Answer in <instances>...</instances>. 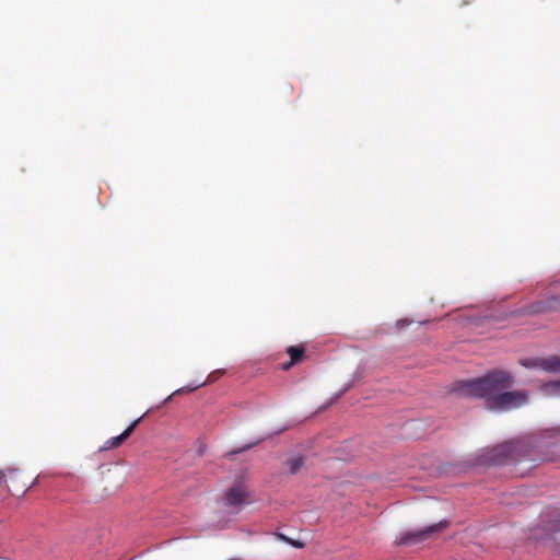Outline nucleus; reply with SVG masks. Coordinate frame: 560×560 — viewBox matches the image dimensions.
I'll return each instance as SVG.
<instances>
[{"label": "nucleus", "instance_id": "f257e3e1", "mask_svg": "<svg viewBox=\"0 0 560 560\" xmlns=\"http://www.w3.org/2000/svg\"><path fill=\"white\" fill-rule=\"evenodd\" d=\"M514 383L511 372L495 369L480 377L454 382L451 392L460 397L483 399L488 410L506 411L528 402L526 390H510Z\"/></svg>", "mask_w": 560, "mask_h": 560}, {"label": "nucleus", "instance_id": "f03ea898", "mask_svg": "<svg viewBox=\"0 0 560 560\" xmlns=\"http://www.w3.org/2000/svg\"><path fill=\"white\" fill-rule=\"evenodd\" d=\"M516 447L511 443L499 444L479 457V463L483 465L500 466L515 459Z\"/></svg>", "mask_w": 560, "mask_h": 560}, {"label": "nucleus", "instance_id": "7ed1b4c3", "mask_svg": "<svg viewBox=\"0 0 560 560\" xmlns=\"http://www.w3.org/2000/svg\"><path fill=\"white\" fill-rule=\"evenodd\" d=\"M558 311H560V295L546 296L523 307V314L530 316Z\"/></svg>", "mask_w": 560, "mask_h": 560}, {"label": "nucleus", "instance_id": "20e7f679", "mask_svg": "<svg viewBox=\"0 0 560 560\" xmlns=\"http://www.w3.org/2000/svg\"><path fill=\"white\" fill-rule=\"evenodd\" d=\"M520 364L527 369L539 368L547 372H560V355L521 359Z\"/></svg>", "mask_w": 560, "mask_h": 560}, {"label": "nucleus", "instance_id": "39448f33", "mask_svg": "<svg viewBox=\"0 0 560 560\" xmlns=\"http://www.w3.org/2000/svg\"><path fill=\"white\" fill-rule=\"evenodd\" d=\"M3 471L5 474V478L2 486L5 487L11 494L16 495L26 491V482L21 480L23 475L20 469L7 468Z\"/></svg>", "mask_w": 560, "mask_h": 560}, {"label": "nucleus", "instance_id": "423d86ee", "mask_svg": "<svg viewBox=\"0 0 560 560\" xmlns=\"http://www.w3.org/2000/svg\"><path fill=\"white\" fill-rule=\"evenodd\" d=\"M542 530L547 538L553 540L555 549L560 552V542L553 538L555 534L560 533V510H555L548 513Z\"/></svg>", "mask_w": 560, "mask_h": 560}, {"label": "nucleus", "instance_id": "0eeeda50", "mask_svg": "<svg viewBox=\"0 0 560 560\" xmlns=\"http://www.w3.org/2000/svg\"><path fill=\"white\" fill-rule=\"evenodd\" d=\"M248 499V493L243 485L232 486L224 495V502L228 506H237Z\"/></svg>", "mask_w": 560, "mask_h": 560}, {"label": "nucleus", "instance_id": "6e6552de", "mask_svg": "<svg viewBox=\"0 0 560 560\" xmlns=\"http://www.w3.org/2000/svg\"><path fill=\"white\" fill-rule=\"evenodd\" d=\"M142 418L135 420L121 434L108 439L104 445L100 448L101 451H108L112 448L119 447L135 431L136 427L140 423Z\"/></svg>", "mask_w": 560, "mask_h": 560}, {"label": "nucleus", "instance_id": "1a4fd4ad", "mask_svg": "<svg viewBox=\"0 0 560 560\" xmlns=\"http://www.w3.org/2000/svg\"><path fill=\"white\" fill-rule=\"evenodd\" d=\"M287 352L290 355V361L281 365V369L284 371L290 370L294 364L303 360L305 348L304 346H291L288 348Z\"/></svg>", "mask_w": 560, "mask_h": 560}, {"label": "nucleus", "instance_id": "9d476101", "mask_svg": "<svg viewBox=\"0 0 560 560\" xmlns=\"http://www.w3.org/2000/svg\"><path fill=\"white\" fill-rule=\"evenodd\" d=\"M450 526V521L442 520L439 523L430 524L422 527V541L441 534Z\"/></svg>", "mask_w": 560, "mask_h": 560}, {"label": "nucleus", "instance_id": "9b49d317", "mask_svg": "<svg viewBox=\"0 0 560 560\" xmlns=\"http://www.w3.org/2000/svg\"><path fill=\"white\" fill-rule=\"evenodd\" d=\"M420 540V530L405 532L395 539L397 546L416 545Z\"/></svg>", "mask_w": 560, "mask_h": 560}, {"label": "nucleus", "instance_id": "f8f14e48", "mask_svg": "<svg viewBox=\"0 0 560 560\" xmlns=\"http://www.w3.org/2000/svg\"><path fill=\"white\" fill-rule=\"evenodd\" d=\"M223 374H224V370H215L208 375L207 380L203 383L195 385L192 387H182V388L177 389L174 393V395L180 394V393H189L205 384H211V383L215 382L217 380H219Z\"/></svg>", "mask_w": 560, "mask_h": 560}, {"label": "nucleus", "instance_id": "ddd939ff", "mask_svg": "<svg viewBox=\"0 0 560 560\" xmlns=\"http://www.w3.org/2000/svg\"><path fill=\"white\" fill-rule=\"evenodd\" d=\"M541 390L548 396H560V380L544 383L541 385Z\"/></svg>", "mask_w": 560, "mask_h": 560}, {"label": "nucleus", "instance_id": "4468645a", "mask_svg": "<svg viewBox=\"0 0 560 560\" xmlns=\"http://www.w3.org/2000/svg\"><path fill=\"white\" fill-rule=\"evenodd\" d=\"M284 465L288 467L289 472L291 475H295L301 470V468L304 466V457L303 456H295L290 459H288Z\"/></svg>", "mask_w": 560, "mask_h": 560}, {"label": "nucleus", "instance_id": "2eb2a0df", "mask_svg": "<svg viewBox=\"0 0 560 560\" xmlns=\"http://www.w3.org/2000/svg\"><path fill=\"white\" fill-rule=\"evenodd\" d=\"M278 537H279L282 541H284V542L289 544L290 546H292V547H294V548H298V549L304 548V546H305V544H304L303 541H301V540H296V539H292V538H290V537H287V536H285V535H283V534H278Z\"/></svg>", "mask_w": 560, "mask_h": 560}, {"label": "nucleus", "instance_id": "dca6fc26", "mask_svg": "<svg viewBox=\"0 0 560 560\" xmlns=\"http://www.w3.org/2000/svg\"><path fill=\"white\" fill-rule=\"evenodd\" d=\"M422 470H427L429 476H431V477H435V476H439L440 474H442V469H441V467L439 465L438 466H430V467H427V466L422 465Z\"/></svg>", "mask_w": 560, "mask_h": 560}, {"label": "nucleus", "instance_id": "f3484780", "mask_svg": "<svg viewBox=\"0 0 560 560\" xmlns=\"http://www.w3.org/2000/svg\"><path fill=\"white\" fill-rule=\"evenodd\" d=\"M410 324H411V322H409L408 319H401V320H398V322H397L396 326H397L398 328H402V327H405V326H407V325H410Z\"/></svg>", "mask_w": 560, "mask_h": 560}, {"label": "nucleus", "instance_id": "a211bd4d", "mask_svg": "<svg viewBox=\"0 0 560 560\" xmlns=\"http://www.w3.org/2000/svg\"><path fill=\"white\" fill-rule=\"evenodd\" d=\"M256 443H252V444H248V445H245L244 447L233 452L234 454H237V453H241V452H245L247 450H249L250 447H253Z\"/></svg>", "mask_w": 560, "mask_h": 560}, {"label": "nucleus", "instance_id": "6ab92c4d", "mask_svg": "<svg viewBox=\"0 0 560 560\" xmlns=\"http://www.w3.org/2000/svg\"><path fill=\"white\" fill-rule=\"evenodd\" d=\"M4 478H5V474L3 470H0V487H2V483L4 481Z\"/></svg>", "mask_w": 560, "mask_h": 560}, {"label": "nucleus", "instance_id": "aec40b11", "mask_svg": "<svg viewBox=\"0 0 560 560\" xmlns=\"http://www.w3.org/2000/svg\"><path fill=\"white\" fill-rule=\"evenodd\" d=\"M558 431H560V428H558Z\"/></svg>", "mask_w": 560, "mask_h": 560}]
</instances>
